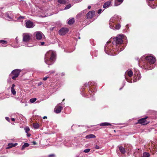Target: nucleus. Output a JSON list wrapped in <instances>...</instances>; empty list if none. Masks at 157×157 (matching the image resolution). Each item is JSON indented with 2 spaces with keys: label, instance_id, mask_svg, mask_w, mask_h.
Returning a JSON list of instances; mask_svg holds the SVG:
<instances>
[{
  "label": "nucleus",
  "instance_id": "f257e3e1",
  "mask_svg": "<svg viewBox=\"0 0 157 157\" xmlns=\"http://www.w3.org/2000/svg\"><path fill=\"white\" fill-rule=\"evenodd\" d=\"M155 61V58L152 56H143L139 61V63L142 65L143 68L151 70L154 68Z\"/></svg>",
  "mask_w": 157,
  "mask_h": 157
},
{
  "label": "nucleus",
  "instance_id": "f03ea898",
  "mask_svg": "<svg viewBox=\"0 0 157 157\" xmlns=\"http://www.w3.org/2000/svg\"><path fill=\"white\" fill-rule=\"evenodd\" d=\"M124 36L123 35H120L113 39V44L116 46L115 49L118 52L124 49V47L122 45H121L123 42L122 39Z\"/></svg>",
  "mask_w": 157,
  "mask_h": 157
},
{
  "label": "nucleus",
  "instance_id": "7ed1b4c3",
  "mask_svg": "<svg viewBox=\"0 0 157 157\" xmlns=\"http://www.w3.org/2000/svg\"><path fill=\"white\" fill-rule=\"evenodd\" d=\"M56 53L52 51H49L45 54L44 61L48 65L52 64L55 59Z\"/></svg>",
  "mask_w": 157,
  "mask_h": 157
},
{
  "label": "nucleus",
  "instance_id": "20e7f679",
  "mask_svg": "<svg viewBox=\"0 0 157 157\" xmlns=\"http://www.w3.org/2000/svg\"><path fill=\"white\" fill-rule=\"evenodd\" d=\"M121 20V18L120 16L115 15L112 17L109 20V24L110 25V28L111 29H114V28H113L114 25L120 22Z\"/></svg>",
  "mask_w": 157,
  "mask_h": 157
},
{
  "label": "nucleus",
  "instance_id": "39448f33",
  "mask_svg": "<svg viewBox=\"0 0 157 157\" xmlns=\"http://www.w3.org/2000/svg\"><path fill=\"white\" fill-rule=\"evenodd\" d=\"M110 41H108L106 43L104 48V50L106 53L109 55H114L113 52H112V48L109 45V44L110 43Z\"/></svg>",
  "mask_w": 157,
  "mask_h": 157
},
{
  "label": "nucleus",
  "instance_id": "423d86ee",
  "mask_svg": "<svg viewBox=\"0 0 157 157\" xmlns=\"http://www.w3.org/2000/svg\"><path fill=\"white\" fill-rule=\"evenodd\" d=\"M21 70L17 69L13 70L9 75L10 79L11 78L13 80H15L16 78L18 76Z\"/></svg>",
  "mask_w": 157,
  "mask_h": 157
},
{
  "label": "nucleus",
  "instance_id": "0eeeda50",
  "mask_svg": "<svg viewBox=\"0 0 157 157\" xmlns=\"http://www.w3.org/2000/svg\"><path fill=\"white\" fill-rule=\"evenodd\" d=\"M22 36L23 41L27 43L31 39L32 35L30 33H25L23 34Z\"/></svg>",
  "mask_w": 157,
  "mask_h": 157
},
{
  "label": "nucleus",
  "instance_id": "6e6552de",
  "mask_svg": "<svg viewBox=\"0 0 157 157\" xmlns=\"http://www.w3.org/2000/svg\"><path fill=\"white\" fill-rule=\"evenodd\" d=\"M134 78V82L139 80L141 78L140 72L137 69H135Z\"/></svg>",
  "mask_w": 157,
  "mask_h": 157
},
{
  "label": "nucleus",
  "instance_id": "1a4fd4ad",
  "mask_svg": "<svg viewBox=\"0 0 157 157\" xmlns=\"http://www.w3.org/2000/svg\"><path fill=\"white\" fill-rule=\"evenodd\" d=\"M34 35L36 39L37 40H40L43 37H44V36L42 33L40 32H37L35 33Z\"/></svg>",
  "mask_w": 157,
  "mask_h": 157
},
{
  "label": "nucleus",
  "instance_id": "9d476101",
  "mask_svg": "<svg viewBox=\"0 0 157 157\" xmlns=\"http://www.w3.org/2000/svg\"><path fill=\"white\" fill-rule=\"evenodd\" d=\"M5 18L6 19L10 20L12 19L13 16L12 13L11 12H8L5 15Z\"/></svg>",
  "mask_w": 157,
  "mask_h": 157
},
{
  "label": "nucleus",
  "instance_id": "9b49d317",
  "mask_svg": "<svg viewBox=\"0 0 157 157\" xmlns=\"http://www.w3.org/2000/svg\"><path fill=\"white\" fill-rule=\"evenodd\" d=\"M68 31V29L67 28H63L60 29L59 32V34L61 35L65 34Z\"/></svg>",
  "mask_w": 157,
  "mask_h": 157
},
{
  "label": "nucleus",
  "instance_id": "f8f14e48",
  "mask_svg": "<svg viewBox=\"0 0 157 157\" xmlns=\"http://www.w3.org/2000/svg\"><path fill=\"white\" fill-rule=\"evenodd\" d=\"M26 27L29 28H33L34 25L33 22L30 21H27L25 23Z\"/></svg>",
  "mask_w": 157,
  "mask_h": 157
},
{
  "label": "nucleus",
  "instance_id": "ddd939ff",
  "mask_svg": "<svg viewBox=\"0 0 157 157\" xmlns=\"http://www.w3.org/2000/svg\"><path fill=\"white\" fill-rule=\"evenodd\" d=\"M95 14L94 11H89L86 14L87 18L88 19L92 18Z\"/></svg>",
  "mask_w": 157,
  "mask_h": 157
},
{
  "label": "nucleus",
  "instance_id": "4468645a",
  "mask_svg": "<svg viewBox=\"0 0 157 157\" xmlns=\"http://www.w3.org/2000/svg\"><path fill=\"white\" fill-rule=\"evenodd\" d=\"M147 118V117L141 118L139 120H138V123L140 124H141L143 125H145L147 124H148V122L146 120Z\"/></svg>",
  "mask_w": 157,
  "mask_h": 157
},
{
  "label": "nucleus",
  "instance_id": "2eb2a0df",
  "mask_svg": "<svg viewBox=\"0 0 157 157\" xmlns=\"http://www.w3.org/2000/svg\"><path fill=\"white\" fill-rule=\"evenodd\" d=\"M118 147L120 151L121 152V153L122 154H124L127 151V149H126L124 147L122 146H118Z\"/></svg>",
  "mask_w": 157,
  "mask_h": 157
},
{
  "label": "nucleus",
  "instance_id": "dca6fc26",
  "mask_svg": "<svg viewBox=\"0 0 157 157\" xmlns=\"http://www.w3.org/2000/svg\"><path fill=\"white\" fill-rule=\"evenodd\" d=\"M63 109V107L60 106L56 107L55 108L56 112L57 113H60Z\"/></svg>",
  "mask_w": 157,
  "mask_h": 157
},
{
  "label": "nucleus",
  "instance_id": "f3484780",
  "mask_svg": "<svg viewBox=\"0 0 157 157\" xmlns=\"http://www.w3.org/2000/svg\"><path fill=\"white\" fill-rule=\"evenodd\" d=\"M111 1H109L105 2L103 6L104 8H107L109 7L111 5Z\"/></svg>",
  "mask_w": 157,
  "mask_h": 157
},
{
  "label": "nucleus",
  "instance_id": "a211bd4d",
  "mask_svg": "<svg viewBox=\"0 0 157 157\" xmlns=\"http://www.w3.org/2000/svg\"><path fill=\"white\" fill-rule=\"evenodd\" d=\"M15 86V85L14 84H12V87L11 88V92L13 95H15L16 94V91L14 90Z\"/></svg>",
  "mask_w": 157,
  "mask_h": 157
},
{
  "label": "nucleus",
  "instance_id": "6ab92c4d",
  "mask_svg": "<svg viewBox=\"0 0 157 157\" xmlns=\"http://www.w3.org/2000/svg\"><path fill=\"white\" fill-rule=\"evenodd\" d=\"M124 0H115V6H117L120 5Z\"/></svg>",
  "mask_w": 157,
  "mask_h": 157
},
{
  "label": "nucleus",
  "instance_id": "aec40b11",
  "mask_svg": "<svg viewBox=\"0 0 157 157\" xmlns=\"http://www.w3.org/2000/svg\"><path fill=\"white\" fill-rule=\"evenodd\" d=\"M133 73L132 71H126L125 75H128L129 77H131L132 76Z\"/></svg>",
  "mask_w": 157,
  "mask_h": 157
},
{
  "label": "nucleus",
  "instance_id": "412c9836",
  "mask_svg": "<svg viewBox=\"0 0 157 157\" xmlns=\"http://www.w3.org/2000/svg\"><path fill=\"white\" fill-rule=\"evenodd\" d=\"M95 136L93 134H89L86 136L85 138L86 139H90L92 138H94L95 137Z\"/></svg>",
  "mask_w": 157,
  "mask_h": 157
},
{
  "label": "nucleus",
  "instance_id": "4be33fe9",
  "mask_svg": "<svg viewBox=\"0 0 157 157\" xmlns=\"http://www.w3.org/2000/svg\"><path fill=\"white\" fill-rule=\"evenodd\" d=\"M111 124L108 122H104L102 123H101L100 124V126H109V125H111Z\"/></svg>",
  "mask_w": 157,
  "mask_h": 157
},
{
  "label": "nucleus",
  "instance_id": "5701e85b",
  "mask_svg": "<svg viewBox=\"0 0 157 157\" xmlns=\"http://www.w3.org/2000/svg\"><path fill=\"white\" fill-rule=\"evenodd\" d=\"M121 27V26L119 24H118L117 25H116L115 27H114V25L113 26V28H114V29H112L114 30H115V29L118 30L120 29Z\"/></svg>",
  "mask_w": 157,
  "mask_h": 157
},
{
  "label": "nucleus",
  "instance_id": "b1692460",
  "mask_svg": "<svg viewBox=\"0 0 157 157\" xmlns=\"http://www.w3.org/2000/svg\"><path fill=\"white\" fill-rule=\"evenodd\" d=\"M58 2L62 4H66L67 2L65 0H58ZM67 3H68V2H67Z\"/></svg>",
  "mask_w": 157,
  "mask_h": 157
},
{
  "label": "nucleus",
  "instance_id": "393cba45",
  "mask_svg": "<svg viewBox=\"0 0 157 157\" xmlns=\"http://www.w3.org/2000/svg\"><path fill=\"white\" fill-rule=\"evenodd\" d=\"M75 22L74 19L72 18L70 19L68 21V23L69 25H71L73 24Z\"/></svg>",
  "mask_w": 157,
  "mask_h": 157
},
{
  "label": "nucleus",
  "instance_id": "a878e982",
  "mask_svg": "<svg viewBox=\"0 0 157 157\" xmlns=\"http://www.w3.org/2000/svg\"><path fill=\"white\" fill-rule=\"evenodd\" d=\"M150 154L147 152H145L143 153V157H149Z\"/></svg>",
  "mask_w": 157,
  "mask_h": 157
},
{
  "label": "nucleus",
  "instance_id": "bb28decb",
  "mask_svg": "<svg viewBox=\"0 0 157 157\" xmlns=\"http://www.w3.org/2000/svg\"><path fill=\"white\" fill-rule=\"evenodd\" d=\"M29 146V144L28 143H25L22 147V149L23 150L25 147H28Z\"/></svg>",
  "mask_w": 157,
  "mask_h": 157
},
{
  "label": "nucleus",
  "instance_id": "cd10ccee",
  "mask_svg": "<svg viewBox=\"0 0 157 157\" xmlns=\"http://www.w3.org/2000/svg\"><path fill=\"white\" fill-rule=\"evenodd\" d=\"M33 126L34 128L36 129L38 128L39 127V125L38 123H33Z\"/></svg>",
  "mask_w": 157,
  "mask_h": 157
},
{
  "label": "nucleus",
  "instance_id": "c85d7f7f",
  "mask_svg": "<svg viewBox=\"0 0 157 157\" xmlns=\"http://www.w3.org/2000/svg\"><path fill=\"white\" fill-rule=\"evenodd\" d=\"M85 11V10L84 11ZM83 13H84V11L83 12H81L80 13L78 14V15L77 16V17L78 18H80L81 17H82V16H83Z\"/></svg>",
  "mask_w": 157,
  "mask_h": 157
},
{
  "label": "nucleus",
  "instance_id": "c756f323",
  "mask_svg": "<svg viewBox=\"0 0 157 157\" xmlns=\"http://www.w3.org/2000/svg\"><path fill=\"white\" fill-rule=\"evenodd\" d=\"M8 147H7V149H9L13 147V144L9 143L8 144Z\"/></svg>",
  "mask_w": 157,
  "mask_h": 157
},
{
  "label": "nucleus",
  "instance_id": "7c9ffc66",
  "mask_svg": "<svg viewBox=\"0 0 157 157\" xmlns=\"http://www.w3.org/2000/svg\"><path fill=\"white\" fill-rule=\"evenodd\" d=\"M25 130V132L27 133H28V132L29 131L30 129L28 127H25L24 128Z\"/></svg>",
  "mask_w": 157,
  "mask_h": 157
},
{
  "label": "nucleus",
  "instance_id": "2f4dec72",
  "mask_svg": "<svg viewBox=\"0 0 157 157\" xmlns=\"http://www.w3.org/2000/svg\"><path fill=\"white\" fill-rule=\"evenodd\" d=\"M0 43H2L3 44H6L7 43L6 41L3 40H0Z\"/></svg>",
  "mask_w": 157,
  "mask_h": 157
},
{
  "label": "nucleus",
  "instance_id": "473e14b6",
  "mask_svg": "<svg viewBox=\"0 0 157 157\" xmlns=\"http://www.w3.org/2000/svg\"><path fill=\"white\" fill-rule=\"evenodd\" d=\"M71 6V5L70 4L67 5L65 8L64 10H67L70 8Z\"/></svg>",
  "mask_w": 157,
  "mask_h": 157
},
{
  "label": "nucleus",
  "instance_id": "72a5a7b5",
  "mask_svg": "<svg viewBox=\"0 0 157 157\" xmlns=\"http://www.w3.org/2000/svg\"><path fill=\"white\" fill-rule=\"evenodd\" d=\"M36 100V98H31L30 99V101L31 103H33Z\"/></svg>",
  "mask_w": 157,
  "mask_h": 157
},
{
  "label": "nucleus",
  "instance_id": "f704fd0d",
  "mask_svg": "<svg viewBox=\"0 0 157 157\" xmlns=\"http://www.w3.org/2000/svg\"><path fill=\"white\" fill-rule=\"evenodd\" d=\"M90 149H89V148L86 149H85L83 151L85 153H88L90 151Z\"/></svg>",
  "mask_w": 157,
  "mask_h": 157
},
{
  "label": "nucleus",
  "instance_id": "c9c22d12",
  "mask_svg": "<svg viewBox=\"0 0 157 157\" xmlns=\"http://www.w3.org/2000/svg\"><path fill=\"white\" fill-rule=\"evenodd\" d=\"M24 18H25V16H21L19 17V18H18V20H20V19H23Z\"/></svg>",
  "mask_w": 157,
  "mask_h": 157
},
{
  "label": "nucleus",
  "instance_id": "e433bc0d",
  "mask_svg": "<svg viewBox=\"0 0 157 157\" xmlns=\"http://www.w3.org/2000/svg\"><path fill=\"white\" fill-rule=\"evenodd\" d=\"M55 155L54 154L50 155L48 156V157H55Z\"/></svg>",
  "mask_w": 157,
  "mask_h": 157
},
{
  "label": "nucleus",
  "instance_id": "4c0bfd02",
  "mask_svg": "<svg viewBox=\"0 0 157 157\" xmlns=\"http://www.w3.org/2000/svg\"><path fill=\"white\" fill-rule=\"evenodd\" d=\"M101 11H102L101 9H99L98 10V13L99 14V13H101Z\"/></svg>",
  "mask_w": 157,
  "mask_h": 157
},
{
  "label": "nucleus",
  "instance_id": "58836bf2",
  "mask_svg": "<svg viewBox=\"0 0 157 157\" xmlns=\"http://www.w3.org/2000/svg\"><path fill=\"white\" fill-rule=\"evenodd\" d=\"M95 148L97 149H98L100 148V147L98 145H96L95 146Z\"/></svg>",
  "mask_w": 157,
  "mask_h": 157
},
{
  "label": "nucleus",
  "instance_id": "ea45409f",
  "mask_svg": "<svg viewBox=\"0 0 157 157\" xmlns=\"http://www.w3.org/2000/svg\"><path fill=\"white\" fill-rule=\"evenodd\" d=\"M5 119L8 121H10V119H9V117H5Z\"/></svg>",
  "mask_w": 157,
  "mask_h": 157
},
{
  "label": "nucleus",
  "instance_id": "a19ab883",
  "mask_svg": "<svg viewBox=\"0 0 157 157\" xmlns=\"http://www.w3.org/2000/svg\"><path fill=\"white\" fill-rule=\"evenodd\" d=\"M48 77H45L43 78V80L44 81L46 80L48 78Z\"/></svg>",
  "mask_w": 157,
  "mask_h": 157
},
{
  "label": "nucleus",
  "instance_id": "79ce46f5",
  "mask_svg": "<svg viewBox=\"0 0 157 157\" xmlns=\"http://www.w3.org/2000/svg\"><path fill=\"white\" fill-rule=\"evenodd\" d=\"M42 84V82H40L39 83H38V86H40Z\"/></svg>",
  "mask_w": 157,
  "mask_h": 157
},
{
  "label": "nucleus",
  "instance_id": "37998d69",
  "mask_svg": "<svg viewBox=\"0 0 157 157\" xmlns=\"http://www.w3.org/2000/svg\"><path fill=\"white\" fill-rule=\"evenodd\" d=\"M40 44H41V45H44V44L45 43H44V42H41Z\"/></svg>",
  "mask_w": 157,
  "mask_h": 157
},
{
  "label": "nucleus",
  "instance_id": "c03bdc74",
  "mask_svg": "<svg viewBox=\"0 0 157 157\" xmlns=\"http://www.w3.org/2000/svg\"><path fill=\"white\" fill-rule=\"evenodd\" d=\"M25 45H26L27 46L29 47H31L32 46V45H29L28 44H25Z\"/></svg>",
  "mask_w": 157,
  "mask_h": 157
},
{
  "label": "nucleus",
  "instance_id": "a18cd8bd",
  "mask_svg": "<svg viewBox=\"0 0 157 157\" xmlns=\"http://www.w3.org/2000/svg\"><path fill=\"white\" fill-rule=\"evenodd\" d=\"M13 147H14L16 146L17 145V143H16L14 144H13Z\"/></svg>",
  "mask_w": 157,
  "mask_h": 157
},
{
  "label": "nucleus",
  "instance_id": "49530a36",
  "mask_svg": "<svg viewBox=\"0 0 157 157\" xmlns=\"http://www.w3.org/2000/svg\"><path fill=\"white\" fill-rule=\"evenodd\" d=\"M33 144L34 145H36V143L35 141H33Z\"/></svg>",
  "mask_w": 157,
  "mask_h": 157
},
{
  "label": "nucleus",
  "instance_id": "de8ad7c7",
  "mask_svg": "<svg viewBox=\"0 0 157 157\" xmlns=\"http://www.w3.org/2000/svg\"><path fill=\"white\" fill-rule=\"evenodd\" d=\"M11 120L12 121H15V119L14 118H11Z\"/></svg>",
  "mask_w": 157,
  "mask_h": 157
},
{
  "label": "nucleus",
  "instance_id": "09e8293b",
  "mask_svg": "<svg viewBox=\"0 0 157 157\" xmlns=\"http://www.w3.org/2000/svg\"><path fill=\"white\" fill-rule=\"evenodd\" d=\"M125 79H126V80H127V81L128 82H129L128 80V79H127V78L126 77V76H125ZM132 82V81H131V82Z\"/></svg>",
  "mask_w": 157,
  "mask_h": 157
},
{
  "label": "nucleus",
  "instance_id": "8fccbe9b",
  "mask_svg": "<svg viewBox=\"0 0 157 157\" xmlns=\"http://www.w3.org/2000/svg\"><path fill=\"white\" fill-rule=\"evenodd\" d=\"M88 8L89 9H90L91 8V6H88Z\"/></svg>",
  "mask_w": 157,
  "mask_h": 157
},
{
  "label": "nucleus",
  "instance_id": "3c124183",
  "mask_svg": "<svg viewBox=\"0 0 157 157\" xmlns=\"http://www.w3.org/2000/svg\"><path fill=\"white\" fill-rule=\"evenodd\" d=\"M155 6H151V8H155Z\"/></svg>",
  "mask_w": 157,
  "mask_h": 157
},
{
  "label": "nucleus",
  "instance_id": "603ef678",
  "mask_svg": "<svg viewBox=\"0 0 157 157\" xmlns=\"http://www.w3.org/2000/svg\"><path fill=\"white\" fill-rule=\"evenodd\" d=\"M27 136H28L29 137V136H30V134H28V133H27Z\"/></svg>",
  "mask_w": 157,
  "mask_h": 157
},
{
  "label": "nucleus",
  "instance_id": "864d4df0",
  "mask_svg": "<svg viewBox=\"0 0 157 157\" xmlns=\"http://www.w3.org/2000/svg\"><path fill=\"white\" fill-rule=\"evenodd\" d=\"M46 118H47V117H46V116H44V117H43V118L44 119H45Z\"/></svg>",
  "mask_w": 157,
  "mask_h": 157
},
{
  "label": "nucleus",
  "instance_id": "5fc2aeb1",
  "mask_svg": "<svg viewBox=\"0 0 157 157\" xmlns=\"http://www.w3.org/2000/svg\"><path fill=\"white\" fill-rule=\"evenodd\" d=\"M89 92V93L90 94H91V93H92V90H90V91Z\"/></svg>",
  "mask_w": 157,
  "mask_h": 157
},
{
  "label": "nucleus",
  "instance_id": "6e6d98bb",
  "mask_svg": "<svg viewBox=\"0 0 157 157\" xmlns=\"http://www.w3.org/2000/svg\"><path fill=\"white\" fill-rule=\"evenodd\" d=\"M97 128H98L97 129V130H98V129H99L100 128L99 127H98Z\"/></svg>",
  "mask_w": 157,
  "mask_h": 157
},
{
  "label": "nucleus",
  "instance_id": "4d7b16f0",
  "mask_svg": "<svg viewBox=\"0 0 157 157\" xmlns=\"http://www.w3.org/2000/svg\"><path fill=\"white\" fill-rule=\"evenodd\" d=\"M16 40H17V37H16Z\"/></svg>",
  "mask_w": 157,
  "mask_h": 157
},
{
  "label": "nucleus",
  "instance_id": "13d9d810",
  "mask_svg": "<svg viewBox=\"0 0 157 157\" xmlns=\"http://www.w3.org/2000/svg\"><path fill=\"white\" fill-rule=\"evenodd\" d=\"M122 88H120V90H121Z\"/></svg>",
  "mask_w": 157,
  "mask_h": 157
},
{
  "label": "nucleus",
  "instance_id": "bf43d9fd",
  "mask_svg": "<svg viewBox=\"0 0 157 157\" xmlns=\"http://www.w3.org/2000/svg\"><path fill=\"white\" fill-rule=\"evenodd\" d=\"M114 55H113V56H114V55ZM116 55V54H115V55Z\"/></svg>",
  "mask_w": 157,
  "mask_h": 157
},
{
  "label": "nucleus",
  "instance_id": "052dcab7",
  "mask_svg": "<svg viewBox=\"0 0 157 157\" xmlns=\"http://www.w3.org/2000/svg\"><path fill=\"white\" fill-rule=\"evenodd\" d=\"M114 55H113V56H114V55ZM116 55V54H115V55Z\"/></svg>",
  "mask_w": 157,
  "mask_h": 157
},
{
  "label": "nucleus",
  "instance_id": "680f3d73",
  "mask_svg": "<svg viewBox=\"0 0 157 157\" xmlns=\"http://www.w3.org/2000/svg\"><path fill=\"white\" fill-rule=\"evenodd\" d=\"M20 21H21V20H20Z\"/></svg>",
  "mask_w": 157,
  "mask_h": 157
},
{
  "label": "nucleus",
  "instance_id": "e2e57ef3",
  "mask_svg": "<svg viewBox=\"0 0 157 157\" xmlns=\"http://www.w3.org/2000/svg\"><path fill=\"white\" fill-rule=\"evenodd\" d=\"M64 99H63V101H64Z\"/></svg>",
  "mask_w": 157,
  "mask_h": 157
}]
</instances>
